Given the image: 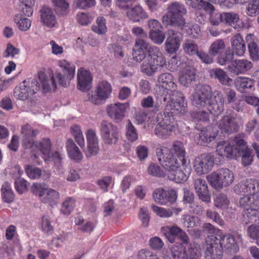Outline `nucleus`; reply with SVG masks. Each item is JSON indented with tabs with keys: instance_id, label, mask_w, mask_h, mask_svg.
<instances>
[{
	"instance_id": "393cba45",
	"label": "nucleus",
	"mask_w": 259,
	"mask_h": 259,
	"mask_svg": "<svg viewBox=\"0 0 259 259\" xmlns=\"http://www.w3.org/2000/svg\"><path fill=\"white\" fill-rule=\"evenodd\" d=\"M29 148L32 149V151L39 150L46 162L51 161L52 154L54 152H51V143L49 139L45 138L39 142H33L31 143Z\"/></svg>"
},
{
	"instance_id": "3c124183",
	"label": "nucleus",
	"mask_w": 259,
	"mask_h": 259,
	"mask_svg": "<svg viewBox=\"0 0 259 259\" xmlns=\"http://www.w3.org/2000/svg\"><path fill=\"white\" fill-rule=\"evenodd\" d=\"M204 10L209 14V21L211 25L218 26L220 22H223V13L215 11L212 5V9Z\"/></svg>"
},
{
	"instance_id": "0e129e2a",
	"label": "nucleus",
	"mask_w": 259,
	"mask_h": 259,
	"mask_svg": "<svg viewBox=\"0 0 259 259\" xmlns=\"http://www.w3.org/2000/svg\"><path fill=\"white\" fill-rule=\"evenodd\" d=\"M41 228L42 231L47 234H51L53 231L51 218L49 215H44L42 217Z\"/></svg>"
},
{
	"instance_id": "bb28decb",
	"label": "nucleus",
	"mask_w": 259,
	"mask_h": 259,
	"mask_svg": "<svg viewBox=\"0 0 259 259\" xmlns=\"http://www.w3.org/2000/svg\"><path fill=\"white\" fill-rule=\"evenodd\" d=\"M253 67V64L247 59H237L232 62L229 69L232 73L238 75L244 74L249 71Z\"/></svg>"
},
{
	"instance_id": "5701e85b",
	"label": "nucleus",
	"mask_w": 259,
	"mask_h": 259,
	"mask_svg": "<svg viewBox=\"0 0 259 259\" xmlns=\"http://www.w3.org/2000/svg\"><path fill=\"white\" fill-rule=\"evenodd\" d=\"M40 19L42 25L47 28H55L58 25L54 10L48 6H44L40 9Z\"/></svg>"
},
{
	"instance_id": "052dcab7",
	"label": "nucleus",
	"mask_w": 259,
	"mask_h": 259,
	"mask_svg": "<svg viewBox=\"0 0 259 259\" xmlns=\"http://www.w3.org/2000/svg\"><path fill=\"white\" fill-rule=\"evenodd\" d=\"M246 13L250 16H254L259 13V0L248 2L246 8Z\"/></svg>"
},
{
	"instance_id": "2eb2a0df",
	"label": "nucleus",
	"mask_w": 259,
	"mask_h": 259,
	"mask_svg": "<svg viewBox=\"0 0 259 259\" xmlns=\"http://www.w3.org/2000/svg\"><path fill=\"white\" fill-rule=\"evenodd\" d=\"M193 167L198 175L207 174L214 165V155L211 153H203L196 157L193 162Z\"/></svg>"
},
{
	"instance_id": "9d476101",
	"label": "nucleus",
	"mask_w": 259,
	"mask_h": 259,
	"mask_svg": "<svg viewBox=\"0 0 259 259\" xmlns=\"http://www.w3.org/2000/svg\"><path fill=\"white\" fill-rule=\"evenodd\" d=\"M210 185L215 189H221L231 185L234 179L233 172L228 168H221L206 176Z\"/></svg>"
},
{
	"instance_id": "dca6fc26",
	"label": "nucleus",
	"mask_w": 259,
	"mask_h": 259,
	"mask_svg": "<svg viewBox=\"0 0 259 259\" xmlns=\"http://www.w3.org/2000/svg\"><path fill=\"white\" fill-rule=\"evenodd\" d=\"M161 231L170 243L175 242L176 236H178L184 244H188L190 242L189 237L186 233L177 225L163 226L161 228Z\"/></svg>"
},
{
	"instance_id": "473e14b6",
	"label": "nucleus",
	"mask_w": 259,
	"mask_h": 259,
	"mask_svg": "<svg viewBox=\"0 0 259 259\" xmlns=\"http://www.w3.org/2000/svg\"><path fill=\"white\" fill-rule=\"evenodd\" d=\"M231 45L233 54L238 56L244 55L246 51V47L243 38L240 34H237L233 36Z\"/></svg>"
},
{
	"instance_id": "f3484780",
	"label": "nucleus",
	"mask_w": 259,
	"mask_h": 259,
	"mask_svg": "<svg viewBox=\"0 0 259 259\" xmlns=\"http://www.w3.org/2000/svg\"><path fill=\"white\" fill-rule=\"evenodd\" d=\"M111 92L112 87L110 83L103 80L98 83L95 94L90 96L89 100L95 104H100L102 101H105L109 97Z\"/></svg>"
},
{
	"instance_id": "9b49d317",
	"label": "nucleus",
	"mask_w": 259,
	"mask_h": 259,
	"mask_svg": "<svg viewBox=\"0 0 259 259\" xmlns=\"http://www.w3.org/2000/svg\"><path fill=\"white\" fill-rule=\"evenodd\" d=\"M31 189L32 193L38 196L42 203L52 206L57 204L60 195L56 190L38 183L33 184Z\"/></svg>"
},
{
	"instance_id": "79ce46f5",
	"label": "nucleus",
	"mask_w": 259,
	"mask_h": 259,
	"mask_svg": "<svg viewBox=\"0 0 259 259\" xmlns=\"http://www.w3.org/2000/svg\"><path fill=\"white\" fill-rule=\"evenodd\" d=\"M55 10L61 16L66 15L69 11L68 0H51Z\"/></svg>"
},
{
	"instance_id": "f03ea898",
	"label": "nucleus",
	"mask_w": 259,
	"mask_h": 259,
	"mask_svg": "<svg viewBox=\"0 0 259 259\" xmlns=\"http://www.w3.org/2000/svg\"><path fill=\"white\" fill-rule=\"evenodd\" d=\"M172 150L179 158V161L170 150L164 146L156 149V156L161 166L167 171L169 179L176 183H182L187 180L191 172L190 161L185 157L182 143L179 141L174 142Z\"/></svg>"
},
{
	"instance_id": "20e7f679",
	"label": "nucleus",
	"mask_w": 259,
	"mask_h": 259,
	"mask_svg": "<svg viewBox=\"0 0 259 259\" xmlns=\"http://www.w3.org/2000/svg\"><path fill=\"white\" fill-rule=\"evenodd\" d=\"M193 104L198 108H206L214 116L220 115L224 109V99L221 92L213 93L208 85H198L191 98Z\"/></svg>"
},
{
	"instance_id": "ea45409f",
	"label": "nucleus",
	"mask_w": 259,
	"mask_h": 259,
	"mask_svg": "<svg viewBox=\"0 0 259 259\" xmlns=\"http://www.w3.org/2000/svg\"><path fill=\"white\" fill-rule=\"evenodd\" d=\"M230 201L227 196L223 193L217 194L214 198V206L219 209L223 210L231 209L230 206Z\"/></svg>"
},
{
	"instance_id": "ddd939ff",
	"label": "nucleus",
	"mask_w": 259,
	"mask_h": 259,
	"mask_svg": "<svg viewBox=\"0 0 259 259\" xmlns=\"http://www.w3.org/2000/svg\"><path fill=\"white\" fill-rule=\"evenodd\" d=\"M99 131L101 139L105 145L112 146L117 143L120 136L119 132L112 123L107 121H102Z\"/></svg>"
},
{
	"instance_id": "4be33fe9",
	"label": "nucleus",
	"mask_w": 259,
	"mask_h": 259,
	"mask_svg": "<svg viewBox=\"0 0 259 259\" xmlns=\"http://www.w3.org/2000/svg\"><path fill=\"white\" fill-rule=\"evenodd\" d=\"M129 107L128 103H116L108 105L106 111L108 115L116 122L121 121L124 117V113Z\"/></svg>"
},
{
	"instance_id": "2f4dec72",
	"label": "nucleus",
	"mask_w": 259,
	"mask_h": 259,
	"mask_svg": "<svg viewBox=\"0 0 259 259\" xmlns=\"http://www.w3.org/2000/svg\"><path fill=\"white\" fill-rule=\"evenodd\" d=\"M251 59L257 61L259 60V48L257 45V39L253 34H248L245 37Z\"/></svg>"
},
{
	"instance_id": "412c9836",
	"label": "nucleus",
	"mask_w": 259,
	"mask_h": 259,
	"mask_svg": "<svg viewBox=\"0 0 259 259\" xmlns=\"http://www.w3.org/2000/svg\"><path fill=\"white\" fill-rule=\"evenodd\" d=\"M218 126L222 134H227L237 132L239 127L236 118L230 114L224 116L218 122Z\"/></svg>"
},
{
	"instance_id": "e2e57ef3",
	"label": "nucleus",
	"mask_w": 259,
	"mask_h": 259,
	"mask_svg": "<svg viewBox=\"0 0 259 259\" xmlns=\"http://www.w3.org/2000/svg\"><path fill=\"white\" fill-rule=\"evenodd\" d=\"M152 210L159 217L168 218L173 214V212L169 209H166L155 205H152Z\"/></svg>"
},
{
	"instance_id": "6e6d98bb",
	"label": "nucleus",
	"mask_w": 259,
	"mask_h": 259,
	"mask_svg": "<svg viewBox=\"0 0 259 259\" xmlns=\"http://www.w3.org/2000/svg\"><path fill=\"white\" fill-rule=\"evenodd\" d=\"M71 132L79 146H84L85 142L80 127L77 125H73L71 127Z\"/></svg>"
},
{
	"instance_id": "7ed1b4c3",
	"label": "nucleus",
	"mask_w": 259,
	"mask_h": 259,
	"mask_svg": "<svg viewBox=\"0 0 259 259\" xmlns=\"http://www.w3.org/2000/svg\"><path fill=\"white\" fill-rule=\"evenodd\" d=\"M240 196L239 204L244 208L243 221L246 223H259V180L247 179L234 188Z\"/></svg>"
},
{
	"instance_id": "6e6552de",
	"label": "nucleus",
	"mask_w": 259,
	"mask_h": 259,
	"mask_svg": "<svg viewBox=\"0 0 259 259\" xmlns=\"http://www.w3.org/2000/svg\"><path fill=\"white\" fill-rule=\"evenodd\" d=\"M167 12L162 18V21L165 26L172 25L183 29L186 24L184 16L187 14L184 5L175 2L170 4L167 8Z\"/></svg>"
},
{
	"instance_id": "1a4fd4ad",
	"label": "nucleus",
	"mask_w": 259,
	"mask_h": 259,
	"mask_svg": "<svg viewBox=\"0 0 259 259\" xmlns=\"http://www.w3.org/2000/svg\"><path fill=\"white\" fill-rule=\"evenodd\" d=\"M165 59L160 49L154 47L150 51L147 60L141 66V71L149 76H153L159 68L165 64Z\"/></svg>"
},
{
	"instance_id": "b1692460",
	"label": "nucleus",
	"mask_w": 259,
	"mask_h": 259,
	"mask_svg": "<svg viewBox=\"0 0 259 259\" xmlns=\"http://www.w3.org/2000/svg\"><path fill=\"white\" fill-rule=\"evenodd\" d=\"M218 133L212 127H208L201 131L200 133L195 136V141L199 145L206 146L213 141Z\"/></svg>"
},
{
	"instance_id": "8fccbe9b",
	"label": "nucleus",
	"mask_w": 259,
	"mask_h": 259,
	"mask_svg": "<svg viewBox=\"0 0 259 259\" xmlns=\"http://www.w3.org/2000/svg\"><path fill=\"white\" fill-rule=\"evenodd\" d=\"M184 52L188 55L193 56L196 55L198 52V46L193 40L187 39L183 44Z\"/></svg>"
},
{
	"instance_id": "c85d7f7f",
	"label": "nucleus",
	"mask_w": 259,
	"mask_h": 259,
	"mask_svg": "<svg viewBox=\"0 0 259 259\" xmlns=\"http://www.w3.org/2000/svg\"><path fill=\"white\" fill-rule=\"evenodd\" d=\"M126 8V15L127 17L134 22H139L141 20L148 18V15L140 5H136L134 7Z\"/></svg>"
},
{
	"instance_id": "69168bd1",
	"label": "nucleus",
	"mask_w": 259,
	"mask_h": 259,
	"mask_svg": "<svg viewBox=\"0 0 259 259\" xmlns=\"http://www.w3.org/2000/svg\"><path fill=\"white\" fill-rule=\"evenodd\" d=\"M148 172L149 175L158 177H164V174L163 169L155 163H151L148 168Z\"/></svg>"
},
{
	"instance_id": "39448f33",
	"label": "nucleus",
	"mask_w": 259,
	"mask_h": 259,
	"mask_svg": "<svg viewBox=\"0 0 259 259\" xmlns=\"http://www.w3.org/2000/svg\"><path fill=\"white\" fill-rule=\"evenodd\" d=\"M241 241V236L239 234H226L222 232L219 239L213 235H208L205 241L206 259H220L223 248L233 252H238V244Z\"/></svg>"
},
{
	"instance_id": "4468645a",
	"label": "nucleus",
	"mask_w": 259,
	"mask_h": 259,
	"mask_svg": "<svg viewBox=\"0 0 259 259\" xmlns=\"http://www.w3.org/2000/svg\"><path fill=\"white\" fill-rule=\"evenodd\" d=\"M170 251L174 259H200L201 249L196 245L191 246L186 253L185 248L181 243H177L170 247Z\"/></svg>"
},
{
	"instance_id": "a878e982",
	"label": "nucleus",
	"mask_w": 259,
	"mask_h": 259,
	"mask_svg": "<svg viewBox=\"0 0 259 259\" xmlns=\"http://www.w3.org/2000/svg\"><path fill=\"white\" fill-rule=\"evenodd\" d=\"M194 186L196 194L202 201L208 203L211 200V194L208 190L206 181L202 179H197L194 182Z\"/></svg>"
},
{
	"instance_id": "13d9d810",
	"label": "nucleus",
	"mask_w": 259,
	"mask_h": 259,
	"mask_svg": "<svg viewBox=\"0 0 259 259\" xmlns=\"http://www.w3.org/2000/svg\"><path fill=\"white\" fill-rule=\"evenodd\" d=\"M126 137L129 141L132 142L138 138L137 130L130 120H128L126 126Z\"/></svg>"
},
{
	"instance_id": "49530a36",
	"label": "nucleus",
	"mask_w": 259,
	"mask_h": 259,
	"mask_svg": "<svg viewBox=\"0 0 259 259\" xmlns=\"http://www.w3.org/2000/svg\"><path fill=\"white\" fill-rule=\"evenodd\" d=\"M186 33L194 38H198L201 35V31L199 26L197 24L188 23L184 24L183 29Z\"/></svg>"
},
{
	"instance_id": "c9c22d12",
	"label": "nucleus",
	"mask_w": 259,
	"mask_h": 259,
	"mask_svg": "<svg viewBox=\"0 0 259 259\" xmlns=\"http://www.w3.org/2000/svg\"><path fill=\"white\" fill-rule=\"evenodd\" d=\"M209 74L212 78L217 79L223 85H230L233 83L232 79L222 69H212L209 71Z\"/></svg>"
},
{
	"instance_id": "de8ad7c7",
	"label": "nucleus",
	"mask_w": 259,
	"mask_h": 259,
	"mask_svg": "<svg viewBox=\"0 0 259 259\" xmlns=\"http://www.w3.org/2000/svg\"><path fill=\"white\" fill-rule=\"evenodd\" d=\"M1 192L2 197L5 202L10 203L13 201L14 194L9 183L5 182L4 183L2 187Z\"/></svg>"
},
{
	"instance_id": "f8f14e48",
	"label": "nucleus",
	"mask_w": 259,
	"mask_h": 259,
	"mask_svg": "<svg viewBox=\"0 0 259 259\" xmlns=\"http://www.w3.org/2000/svg\"><path fill=\"white\" fill-rule=\"evenodd\" d=\"M40 89L37 80L34 78H29L15 88L14 96L17 99L25 100L30 96L37 93Z\"/></svg>"
},
{
	"instance_id": "603ef678",
	"label": "nucleus",
	"mask_w": 259,
	"mask_h": 259,
	"mask_svg": "<svg viewBox=\"0 0 259 259\" xmlns=\"http://www.w3.org/2000/svg\"><path fill=\"white\" fill-rule=\"evenodd\" d=\"M186 4L195 9H212V4L204 0H185Z\"/></svg>"
},
{
	"instance_id": "a19ab883",
	"label": "nucleus",
	"mask_w": 259,
	"mask_h": 259,
	"mask_svg": "<svg viewBox=\"0 0 259 259\" xmlns=\"http://www.w3.org/2000/svg\"><path fill=\"white\" fill-rule=\"evenodd\" d=\"M74 223L79 230L85 233L92 232L95 227L93 222L85 221L82 218L79 217L75 219Z\"/></svg>"
},
{
	"instance_id": "a211bd4d",
	"label": "nucleus",
	"mask_w": 259,
	"mask_h": 259,
	"mask_svg": "<svg viewBox=\"0 0 259 259\" xmlns=\"http://www.w3.org/2000/svg\"><path fill=\"white\" fill-rule=\"evenodd\" d=\"M165 50L169 54L176 53L180 47L183 35L180 32L170 29L167 31Z\"/></svg>"
},
{
	"instance_id": "774afa93",
	"label": "nucleus",
	"mask_w": 259,
	"mask_h": 259,
	"mask_svg": "<svg viewBox=\"0 0 259 259\" xmlns=\"http://www.w3.org/2000/svg\"><path fill=\"white\" fill-rule=\"evenodd\" d=\"M25 172L29 178L31 179H36L40 177L41 171L40 169L27 165L25 167Z\"/></svg>"
},
{
	"instance_id": "37998d69",
	"label": "nucleus",
	"mask_w": 259,
	"mask_h": 259,
	"mask_svg": "<svg viewBox=\"0 0 259 259\" xmlns=\"http://www.w3.org/2000/svg\"><path fill=\"white\" fill-rule=\"evenodd\" d=\"M14 20L19 30L22 31H27L31 25L30 19L22 17L20 14L16 15Z\"/></svg>"
},
{
	"instance_id": "6ab92c4d",
	"label": "nucleus",
	"mask_w": 259,
	"mask_h": 259,
	"mask_svg": "<svg viewBox=\"0 0 259 259\" xmlns=\"http://www.w3.org/2000/svg\"><path fill=\"white\" fill-rule=\"evenodd\" d=\"M152 196L156 203L162 205H165L168 203H174L177 198V194L175 190L170 189L166 191L162 188L155 190Z\"/></svg>"
},
{
	"instance_id": "338daca9",
	"label": "nucleus",
	"mask_w": 259,
	"mask_h": 259,
	"mask_svg": "<svg viewBox=\"0 0 259 259\" xmlns=\"http://www.w3.org/2000/svg\"><path fill=\"white\" fill-rule=\"evenodd\" d=\"M76 17L78 22L81 25H88L93 20V17L90 14L83 12L78 13Z\"/></svg>"
},
{
	"instance_id": "58836bf2",
	"label": "nucleus",
	"mask_w": 259,
	"mask_h": 259,
	"mask_svg": "<svg viewBox=\"0 0 259 259\" xmlns=\"http://www.w3.org/2000/svg\"><path fill=\"white\" fill-rule=\"evenodd\" d=\"M234 83L237 89L240 92H243L245 89H251L254 87V80L247 77H237Z\"/></svg>"
},
{
	"instance_id": "f257e3e1",
	"label": "nucleus",
	"mask_w": 259,
	"mask_h": 259,
	"mask_svg": "<svg viewBox=\"0 0 259 259\" xmlns=\"http://www.w3.org/2000/svg\"><path fill=\"white\" fill-rule=\"evenodd\" d=\"M174 76L169 73L160 74L157 78L161 85L156 90V96L165 102L164 117L158 121L155 134L158 137L166 138L178 128L174 118L177 114H184L187 111V103L183 94L177 91Z\"/></svg>"
},
{
	"instance_id": "864d4df0",
	"label": "nucleus",
	"mask_w": 259,
	"mask_h": 259,
	"mask_svg": "<svg viewBox=\"0 0 259 259\" xmlns=\"http://www.w3.org/2000/svg\"><path fill=\"white\" fill-rule=\"evenodd\" d=\"M225 48V44L223 39H218L213 41L209 49V52L212 56L222 53Z\"/></svg>"
},
{
	"instance_id": "09e8293b",
	"label": "nucleus",
	"mask_w": 259,
	"mask_h": 259,
	"mask_svg": "<svg viewBox=\"0 0 259 259\" xmlns=\"http://www.w3.org/2000/svg\"><path fill=\"white\" fill-rule=\"evenodd\" d=\"M211 114L207 109V111L202 110L193 111L191 113V116L196 122H207L209 120V114Z\"/></svg>"
},
{
	"instance_id": "a18cd8bd",
	"label": "nucleus",
	"mask_w": 259,
	"mask_h": 259,
	"mask_svg": "<svg viewBox=\"0 0 259 259\" xmlns=\"http://www.w3.org/2000/svg\"><path fill=\"white\" fill-rule=\"evenodd\" d=\"M247 143L244 146H241L240 154L239 156H242V163L244 166L250 165L253 161V156L251 154L250 150L246 147Z\"/></svg>"
},
{
	"instance_id": "423d86ee",
	"label": "nucleus",
	"mask_w": 259,
	"mask_h": 259,
	"mask_svg": "<svg viewBox=\"0 0 259 259\" xmlns=\"http://www.w3.org/2000/svg\"><path fill=\"white\" fill-rule=\"evenodd\" d=\"M58 66L61 68L63 74L59 72H56L53 74L51 79L47 77L42 72L38 73V80L41 85V89L43 92L47 93L51 89V83L54 88H56L55 80L57 79L59 83L63 87H66L69 81L72 79L75 76V68L74 65L68 62L65 60H61L58 62Z\"/></svg>"
},
{
	"instance_id": "aec40b11",
	"label": "nucleus",
	"mask_w": 259,
	"mask_h": 259,
	"mask_svg": "<svg viewBox=\"0 0 259 259\" xmlns=\"http://www.w3.org/2000/svg\"><path fill=\"white\" fill-rule=\"evenodd\" d=\"M154 47H151L149 42L143 39H137L133 49L134 60L138 62H142L146 58L147 52L149 55Z\"/></svg>"
},
{
	"instance_id": "bf43d9fd",
	"label": "nucleus",
	"mask_w": 259,
	"mask_h": 259,
	"mask_svg": "<svg viewBox=\"0 0 259 259\" xmlns=\"http://www.w3.org/2000/svg\"><path fill=\"white\" fill-rule=\"evenodd\" d=\"M149 38L156 44L161 45L165 38V34L161 29L158 31L149 32Z\"/></svg>"
},
{
	"instance_id": "c756f323",
	"label": "nucleus",
	"mask_w": 259,
	"mask_h": 259,
	"mask_svg": "<svg viewBox=\"0 0 259 259\" xmlns=\"http://www.w3.org/2000/svg\"><path fill=\"white\" fill-rule=\"evenodd\" d=\"M92 77L91 73L84 69L80 68L77 72V86L82 91H87L91 88Z\"/></svg>"
},
{
	"instance_id": "0eeeda50",
	"label": "nucleus",
	"mask_w": 259,
	"mask_h": 259,
	"mask_svg": "<svg viewBox=\"0 0 259 259\" xmlns=\"http://www.w3.org/2000/svg\"><path fill=\"white\" fill-rule=\"evenodd\" d=\"M244 137V133H240L235 136L232 141H220L217 145L216 152L222 157L236 159L240 154V146L246 144L243 139Z\"/></svg>"
},
{
	"instance_id": "7c9ffc66",
	"label": "nucleus",
	"mask_w": 259,
	"mask_h": 259,
	"mask_svg": "<svg viewBox=\"0 0 259 259\" xmlns=\"http://www.w3.org/2000/svg\"><path fill=\"white\" fill-rule=\"evenodd\" d=\"M21 250V246L19 240H16L14 244L1 243L0 244V258L5 259L7 257H12L15 252H20Z\"/></svg>"
},
{
	"instance_id": "5fc2aeb1",
	"label": "nucleus",
	"mask_w": 259,
	"mask_h": 259,
	"mask_svg": "<svg viewBox=\"0 0 259 259\" xmlns=\"http://www.w3.org/2000/svg\"><path fill=\"white\" fill-rule=\"evenodd\" d=\"M62 155L58 152L55 151L52 154L51 160L54 161V168L56 172L59 175H63L64 172V168L61 164Z\"/></svg>"
},
{
	"instance_id": "cd10ccee",
	"label": "nucleus",
	"mask_w": 259,
	"mask_h": 259,
	"mask_svg": "<svg viewBox=\"0 0 259 259\" xmlns=\"http://www.w3.org/2000/svg\"><path fill=\"white\" fill-rule=\"evenodd\" d=\"M196 70L192 66H186L179 73V82L183 86L188 87L195 80Z\"/></svg>"
},
{
	"instance_id": "4c0bfd02",
	"label": "nucleus",
	"mask_w": 259,
	"mask_h": 259,
	"mask_svg": "<svg viewBox=\"0 0 259 259\" xmlns=\"http://www.w3.org/2000/svg\"><path fill=\"white\" fill-rule=\"evenodd\" d=\"M226 96L227 102L231 104L232 107L238 112L242 111L243 109L241 101L236 97V94L235 91L229 90L226 93Z\"/></svg>"
},
{
	"instance_id": "c03bdc74",
	"label": "nucleus",
	"mask_w": 259,
	"mask_h": 259,
	"mask_svg": "<svg viewBox=\"0 0 259 259\" xmlns=\"http://www.w3.org/2000/svg\"><path fill=\"white\" fill-rule=\"evenodd\" d=\"M92 30L95 33L103 35L107 31L106 20L102 16L98 17L96 21V24L92 26Z\"/></svg>"
},
{
	"instance_id": "680f3d73",
	"label": "nucleus",
	"mask_w": 259,
	"mask_h": 259,
	"mask_svg": "<svg viewBox=\"0 0 259 259\" xmlns=\"http://www.w3.org/2000/svg\"><path fill=\"white\" fill-rule=\"evenodd\" d=\"M75 206L74 199L67 198L62 203L61 211L65 215H69Z\"/></svg>"
},
{
	"instance_id": "f704fd0d",
	"label": "nucleus",
	"mask_w": 259,
	"mask_h": 259,
	"mask_svg": "<svg viewBox=\"0 0 259 259\" xmlns=\"http://www.w3.org/2000/svg\"><path fill=\"white\" fill-rule=\"evenodd\" d=\"M223 22L235 29L241 28L243 23L239 18L238 14L235 13H223Z\"/></svg>"
},
{
	"instance_id": "72a5a7b5",
	"label": "nucleus",
	"mask_w": 259,
	"mask_h": 259,
	"mask_svg": "<svg viewBox=\"0 0 259 259\" xmlns=\"http://www.w3.org/2000/svg\"><path fill=\"white\" fill-rule=\"evenodd\" d=\"M38 133L37 130L32 129L29 124H25L22 126L21 134L23 138V143L26 147L29 148L31 146L32 139Z\"/></svg>"
},
{
	"instance_id": "e433bc0d",
	"label": "nucleus",
	"mask_w": 259,
	"mask_h": 259,
	"mask_svg": "<svg viewBox=\"0 0 259 259\" xmlns=\"http://www.w3.org/2000/svg\"><path fill=\"white\" fill-rule=\"evenodd\" d=\"M66 147L68 154L71 159L77 161L82 159V155L72 139L67 140Z\"/></svg>"
},
{
	"instance_id": "4d7b16f0",
	"label": "nucleus",
	"mask_w": 259,
	"mask_h": 259,
	"mask_svg": "<svg viewBox=\"0 0 259 259\" xmlns=\"http://www.w3.org/2000/svg\"><path fill=\"white\" fill-rule=\"evenodd\" d=\"M182 222L183 225L187 228L194 227L200 224V220L197 217L188 214L183 215Z\"/></svg>"
}]
</instances>
